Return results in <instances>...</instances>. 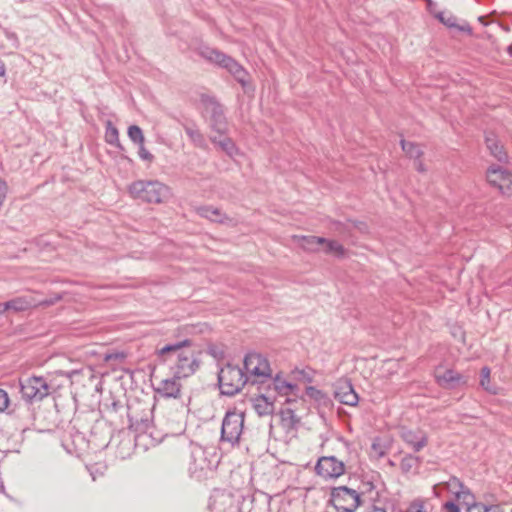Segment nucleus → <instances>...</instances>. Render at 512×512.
<instances>
[{
	"mask_svg": "<svg viewBox=\"0 0 512 512\" xmlns=\"http://www.w3.org/2000/svg\"><path fill=\"white\" fill-rule=\"evenodd\" d=\"M197 52L202 58L218 65H220L221 61L225 59L226 55L223 52L209 46H200Z\"/></svg>",
	"mask_w": 512,
	"mask_h": 512,
	"instance_id": "nucleus-21",
	"label": "nucleus"
},
{
	"mask_svg": "<svg viewBox=\"0 0 512 512\" xmlns=\"http://www.w3.org/2000/svg\"><path fill=\"white\" fill-rule=\"evenodd\" d=\"M60 299H61V296L58 295L54 298L45 299V300L41 301L39 304L43 305V306H50V305H53L56 302H58Z\"/></svg>",
	"mask_w": 512,
	"mask_h": 512,
	"instance_id": "nucleus-45",
	"label": "nucleus"
},
{
	"mask_svg": "<svg viewBox=\"0 0 512 512\" xmlns=\"http://www.w3.org/2000/svg\"><path fill=\"white\" fill-rule=\"evenodd\" d=\"M208 451L202 446H193L190 453L189 473L200 480L216 467L215 461L208 458Z\"/></svg>",
	"mask_w": 512,
	"mask_h": 512,
	"instance_id": "nucleus-7",
	"label": "nucleus"
},
{
	"mask_svg": "<svg viewBox=\"0 0 512 512\" xmlns=\"http://www.w3.org/2000/svg\"><path fill=\"white\" fill-rule=\"evenodd\" d=\"M486 145L490 150V153L500 162L506 161L507 154L503 150V147L499 144L498 140L494 135L486 136Z\"/></svg>",
	"mask_w": 512,
	"mask_h": 512,
	"instance_id": "nucleus-22",
	"label": "nucleus"
},
{
	"mask_svg": "<svg viewBox=\"0 0 512 512\" xmlns=\"http://www.w3.org/2000/svg\"><path fill=\"white\" fill-rule=\"evenodd\" d=\"M402 150L410 157L414 159H419L423 155V151L419 145L413 142H407L406 140H401Z\"/></svg>",
	"mask_w": 512,
	"mask_h": 512,
	"instance_id": "nucleus-28",
	"label": "nucleus"
},
{
	"mask_svg": "<svg viewBox=\"0 0 512 512\" xmlns=\"http://www.w3.org/2000/svg\"><path fill=\"white\" fill-rule=\"evenodd\" d=\"M244 412L236 409L226 412L221 426V441L238 444L244 428Z\"/></svg>",
	"mask_w": 512,
	"mask_h": 512,
	"instance_id": "nucleus-6",
	"label": "nucleus"
},
{
	"mask_svg": "<svg viewBox=\"0 0 512 512\" xmlns=\"http://www.w3.org/2000/svg\"><path fill=\"white\" fill-rule=\"evenodd\" d=\"M125 358V354L123 352H114L106 354L104 359L105 361H122Z\"/></svg>",
	"mask_w": 512,
	"mask_h": 512,
	"instance_id": "nucleus-41",
	"label": "nucleus"
},
{
	"mask_svg": "<svg viewBox=\"0 0 512 512\" xmlns=\"http://www.w3.org/2000/svg\"><path fill=\"white\" fill-rule=\"evenodd\" d=\"M105 139L106 142L109 143L110 145L121 147L118 129L115 126H113L110 121L107 123L106 126Z\"/></svg>",
	"mask_w": 512,
	"mask_h": 512,
	"instance_id": "nucleus-30",
	"label": "nucleus"
},
{
	"mask_svg": "<svg viewBox=\"0 0 512 512\" xmlns=\"http://www.w3.org/2000/svg\"><path fill=\"white\" fill-rule=\"evenodd\" d=\"M467 512H503V510L499 505L473 503L467 507Z\"/></svg>",
	"mask_w": 512,
	"mask_h": 512,
	"instance_id": "nucleus-31",
	"label": "nucleus"
},
{
	"mask_svg": "<svg viewBox=\"0 0 512 512\" xmlns=\"http://www.w3.org/2000/svg\"><path fill=\"white\" fill-rule=\"evenodd\" d=\"M5 65L3 64V62L0 60V76L4 75L5 74Z\"/></svg>",
	"mask_w": 512,
	"mask_h": 512,
	"instance_id": "nucleus-49",
	"label": "nucleus"
},
{
	"mask_svg": "<svg viewBox=\"0 0 512 512\" xmlns=\"http://www.w3.org/2000/svg\"><path fill=\"white\" fill-rule=\"evenodd\" d=\"M490 373V368L487 366H484L481 369L480 386L488 393L496 395L498 393V388L490 384Z\"/></svg>",
	"mask_w": 512,
	"mask_h": 512,
	"instance_id": "nucleus-26",
	"label": "nucleus"
},
{
	"mask_svg": "<svg viewBox=\"0 0 512 512\" xmlns=\"http://www.w3.org/2000/svg\"><path fill=\"white\" fill-rule=\"evenodd\" d=\"M509 53L512 54V46L509 47Z\"/></svg>",
	"mask_w": 512,
	"mask_h": 512,
	"instance_id": "nucleus-52",
	"label": "nucleus"
},
{
	"mask_svg": "<svg viewBox=\"0 0 512 512\" xmlns=\"http://www.w3.org/2000/svg\"><path fill=\"white\" fill-rule=\"evenodd\" d=\"M197 213L199 216L209 219L213 222L223 223L224 219L226 218L218 208H215L213 206L198 207Z\"/></svg>",
	"mask_w": 512,
	"mask_h": 512,
	"instance_id": "nucleus-23",
	"label": "nucleus"
},
{
	"mask_svg": "<svg viewBox=\"0 0 512 512\" xmlns=\"http://www.w3.org/2000/svg\"><path fill=\"white\" fill-rule=\"evenodd\" d=\"M447 488L454 493L458 500H463L468 506L471 505L470 500H473L474 497L470 490L458 478L451 477L447 482Z\"/></svg>",
	"mask_w": 512,
	"mask_h": 512,
	"instance_id": "nucleus-16",
	"label": "nucleus"
},
{
	"mask_svg": "<svg viewBox=\"0 0 512 512\" xmlns=\"http://www.w3.org/2000/svg\"><path fill=\"white\" fill-rule=\"evenodd\" d=\"M244 372L252 383L263 382L271 377V368L268 360L259 353H248L244 358Z\"/></svg>",
	"mask_w": 512,
	"mask_h": 512,
	"instance_id": "nucleus-8",
	"label": "nucleus"
},
{
	"mask_svg": "<svg viewBox=\"0 0 512 512\" xmlns=\"http://www.w3.org/2000/svg\"><path fill=\"white\" fill-rule=\"evenodd\" d=\"M5 312L13 311L15 313L28 310L29 308L36 305L35 301L28 296L15 297L9 301L3 303Z\"/></svg>",
	"mask_w": 512,
	"mask_h": 512,
	"instance_id": "nucleus-17",
	"label": "nucleus"
},
{
	"mask_svg": "<svg viewBox=\"0 0 512 512\" xmlns=\"http://www.w3.org/2000/svg\"><path fill=\"white\" fill-rule=\"evenodd\" d=\"M209 353L213 356V357H218V352L216 351V349L214 347H210L209 348Z\"/></svg>",
	"mask_w": 512,
	"mask_h": 512,
	"instance_id": "nucleus-48",
	"label": "nucleus"
},
{
	"mask_svg": "<svg viewBox=\"0 0 512 512\" xmlns=\"http://www.w3.org/2000/svg\"><path fill=\"white\" fill-rule=\"evenodd\" d=\"M334 395L339 402L349 406H356L359 401L358 394L348 380L337 383Z\"/></svg>",
	"mask_w": 512,
	"mask_h": 512,
	"instance_id": "nucleus-13",
	"label": "nucleus"
},
{
	"mask_svg": "<svg viewBox=\"0 0 512 512\" xmlns=\"http://www.w3.org/2000/svg\"><path fill=\"white\" fill-rule=\"evenodd\" d=\"M487 181L504 195H512V173L500 166H491L487 170Z\"/></svg>",
	"mask_w": 512,
	"mask_h": 512,
	"instance_id": "nucleus-11",
	"label": "nucleus"
},
{
	"mask_svg": "<svg viewBox=\"0 0 512 512\" xmlns=\"http://www.w3.org/2000/svg\"><path fill=\"white\" fill-rule=\"evenodd\" d=\"M253 407L259 416L271 415L274 411L273 402L269 401L264 395H260L254 399Z\"/></svg>",
	"mask_w": 512,
	"mask_h": 512,
	"instance_id": "nucleus-20",
	"label": "nucleus"
},
{
	"mask_svg": "<svg viewBox=\"0 0 512 512\" xmlns=\"http://www.w3.org/2000/svg\"><path fill=\"white\" fill-rule=\"evenodd\" d=\"M322 245L324 246L323 251L326 254H332L338 258H344L346 256L347 250L340 242L336 240L326 239Z\"/></svg>",
	"mask_w": 512,
	"mask_h": 512,
	"instance_id": "nucleus-24",
	"label": "nucleus"
},
{
	"mask_svg": "<svg viewBox=\"0 0 512 512\" xmlns=\"http://www.w3.org/2000/svg\"><path fill=\"white\" fill-rule=\"evenodd\" d=\"M9 405H10V399H9L8 393L5 390L0 389V412H3L6 409H9Z\"/></svg>",
	"mask_w": 512,
	"mask_h": 512,
	"instance_id": "nucleus-37",
	"label": "nucleus"
},
{
	"mask_svg": "<svg viewBox=\"0 0 512 512\" xmlns=\"http://www.w3.org/2000/svg\"><path fill=\"white\" fill-rule=\"evenodd\" d=\"M458 29L461 30V31H466V32H468L470 34L472 33V29H471L470 26H465V27L462 26V27H458Z\"/></svg>",
	"mask_w": 512,
	"mask_h": 512,
	"instance_id": "nucleus-47",
	"label": "nucleus"
},
{
	"mask_svg": "<svg viewBox=\"0 0 512 512\" xmlns=\"http://www.w3.org/2000/svg\"><path fill=\"white\" fill-rule=\"evenodd\" d=\"M401 437L414 452L421 451L428 443L426 433L421 430H404Z\"/></svg>",
	"mask_w": 512,
	"mask_h": 512,
	"instance_id": "nucleus-15",
	"label": "nucleus"
},
{
	"mask_svg": "<svg viewBox=\"0 0 512 512\" xmlns=\"http://www.w3.org/2000/svg\"><path fill=\"white\" fill-rule=\"evenodd\" d=\"M180 379L176 378L175 375L173 378L162 379L155 388L156 393L164 398H179L181 392Z\"/></svg>",
	"mask_w": 512,
	"mask_h": 512,
	"instance_id": "nucleus-14",
	"label": "nucleus"
},
{
	"mask_svg": "<svg viewBox=\"0 0 512 512\" xmlns=\"http://www.w3.org/2000/svg\"><path fill=\"white\" fill-rule=\"evenodd\" d=\"M210 141L228 156L233 157L238 153V149L233 140L225 135L210 136Z\"/></svg>",
	"mask_w": 512,
	"mask_h": 512,
	"instance_id": "nucleus-18",
	"label": "nucleus"
},
{
	"mask_svg": "<svg viewBox=\"0 0 512 512\" xmlns=\"http://www.w3.org/2000/svg\"><path fill=\"white\" fill-rule=\"evenodd\" d=\"M305 392L309 398L315 400L320 405H326L329 402V398L327 397V395L323 391L317 389L316 387L308 386L306 387Z\"/></svg>",
	"mask_w": 512,
	"mask_h": 512,
	"instance_id": "nucleus-29",
	"label": "nucleus"
},
{
	"mask_svg": "<svg viewBox=\"0 0 512 512\" xmlns=\"http://www.w3.org/2000/svg\"><path fill=\"white\" fill-rule=\"evenodd\" d=\"M275 388L284 394H288L290 390L294 388V385L287 382H276Z\"/></svg>",
	"mask_w": 512,
	"mask_h": 512,
	"instance_id": "nucleus-38",
	"label": "nucleus"
},
{
	"mask_svg": "<svg viewBox=\"0 0 512 512\" xmlns=\"http://www.w3.org/2000/svg\"><path fill=\"white\" fill-rule=\"evenodd\" d=\"M138 146H139V152H138L139 157L145 161H152L153 155L148 150H146V148L144 147V144H140Z\"/></svg>",
	"mask_w": 512,
	"mask_h": 512,
	"instance_id": "nucleus-39",
	"label": "nucleus"
},
{
	"mask_svg": "<svg viewBox=\"0 0 512 512\" xmlns=\"http://www.w3.org/2000/svg\"><path fill=\"white\" fill-rule=\"evenodd\" d=\"M421 463L419 457L412 454L404 456L400 463V468L404 473H409L414 469H417Z\"/></svg>",
	"mask_w": 512,
	"mask_h": 512,
	"instance_id": "nucleus-27",
	"label": "nucleus"
},
{
	"mask_svg": "<svg viewBox=\"0 0 512 512\" xmlns=\"http://www.w3.org/2000/svg\"><path fill=\"white\" fill-rule=\"evenodd\" d=\"M416 169H417L419 172H424V171H425L424 165H423L421 162H418V163H417Z\"/></svg>",
	"mask_w": 512,
	"mask_h": 512,
	"instance_id": "nucleus-50",
	"label": "nucleus"
},
{
	"mask_svg": "<svg viewBox=\"0 0 512 512\" xmlns=\"http://www.w3.org/2000/svg\"><path fill=\"white\" fill-rule=\"evenodd\" d=\"M191 345L190 339L167 344L157 351V358L170 367L176 378H187L200 367L198 356L190 350Z\"/></svg>",
	"mask_w": 512,
	"mask_h": 512,
	"instance_id": "nucleus-1",
	"label": "nucleus"
},
{
	"mask_svg": "<svg viewBox=\"0 0 512 512\" xmlns=\"http://www.w3.org/2000/svg\"><path fill=\"white\" fill-rule=\"evenodd\" d=\"M22 398L30 403L39 402L49 395L50 386L43 377H28L20 381Z\"/></svg>",
	"mask_w": 512,
	"mask_h": 512,
	"instance_id": "nucleus-9",
	"label": "nucleus"
},
{
	"mask_svg": "<svg viewBox=\"0 0 512 512\" xmlns=\"http://www.w3.org/2000/svg\"><path fill=\"white\" fill-rule=\"evenodd\" d=\"M349 224L350 228L353 227L361 233H366L368 231V226L365 222L349 220Z\"/></svg>",
	"mask_w": 512,
	"mask_h": 512,
	"instance_id": "nucleus-40",
	"label": "nucleus"
},
{
	"mask_svg": "<svg viewBox=\"0 0 512 512\" xmlns=\"http://www.w3.org/2000/svg\"><path fill=\"white\" fill-rule=\"evenodd\" d=\"M329 502L337 512H355L362 504L361 493L347 486L333 487Z\"/></svg>",
	"mask_w": 512,
	"mask_h": 512,
	"instance_id": "nucleus-5",
	"label": "nucleus"
},
{
	"mask_svg": "<svg viewBox=\"0 0 512 512\" xmlns=\"http://www.w3.org/2000/svg\"><path fill=\"white\" fill-rule=\"evenodd\" d=\"M128 136L130 140L137 144H144L145 138L142 129L137 125H131L128 128Z\"/></svg>",
	"mask_w": 512,
	"mask_h": 512,
	"instance_id": "nucleus-32",
	"label": "nucleus"
},
{
	"mask_svg": "<svg viewBox=\"0 0 512 512\" xmlns=\"http://www.w3.org/2000/svg\"><path fill=\"white\" fill-rule=\"evenodd\" d=\"M234 78L237 82L241 84L243 88H245L248 84V73L247 71L241 66L235 74H233Z\"/></svg>",
	"mask_w": 512,
	"mask_h": 512,
	"instance_id": "nucleus-35",
	"label": "nucleus"
},
{
	"mask_svg": "<svg viewBox=\"0 0 512 512\" xmlns=\"http://www.w3.org/2000/svg\"><path fill=\"white\" fill-rule=\"evenodd\" d=\"M435 17L439 19L447 27H457L456 18L452 15L445 17L444 12H438L435 14Z\"/></svg>",
	"mask_w": 512,
	"mask_h": 512,
	"instance_id": "nucleus-36",
	"label": "nucleus"
},
{
	"mask_svg": "<svg viewBox=\"0 0 512 512\" xmlns=\"http://www.w3.org/2000/svg\"><path fill=\"white\" fill-rule=\"evenodd\" d=\"M425 2H426L427 10L430 13H435L437 4L433 0H425Z\"/></svg>",
	"mask_w": 512,
	"mask_h": 512,
	"instance_id": "nucleus-46",
	"label": "nucleus"
},
{
	"mask_svg": "<svg viewBox=\"0 0 512 512\" xmlns=\"http://www.w3.org/2000/svg\"><path fill=\"white\" fill-rule=\"evenodd\" d=\"M219 66L227 69L232 75L241 68V65L228 55H225V59L221 61Z\"/></svg>",
	"mask_w": 512,
	"mask_h": 512,
	"instance_id": "nucleus-34",
	"label": "nucleus"
},
{
	"mask_svg": "<svg viewBox=\"0 0 512 512\" xmlns=\"http://www.w3.org/2000/svg\"><path fill=\"white\" fill-rule=\"evenodd\" d=\"M249 381V377L244 371L232 364H227L220 369L218 373V383L221 394L226 396H234Z\"/></svg>",
	"mask_w": 512,
	"mask_h": 512,
	"instance_id": "nucleus-3",
	"label": "nucleus"
},
{
	"mask_svg": "<svg viewBox=\"0 0 512 512\" xmlns=\"http://www.w3.org/2000/svg\"><path fill=\"white\" fill-rule=\"evenodd\" d=\"M5 313L4 304L0 303V315Z\"/></svg>",
	"mask_w": 512,
	"mask_h": 512,
	"instance_id": "nucleus-51",
	"label": "nucleus"
},
{
	"mask_svg": "<svg viewBox=\"0 0 512 512\" xmlns=\"http://www.w3.org/2000/svg\"><path fill=\"white\" fill-rule=\"evenodd\" d=\"M315 470L324 479H336L345 473V465L335 456H323L318 459Z\"/></svg>",
	"mask_w": 512,
	"mask_h": 512,
	"instance_id": "nucleus-10",
	"label": "nucleus"
},
{
	"mask_svg": "<svg viewBox=\"0 0 512 512\" xmlns=\"http://www.w3.org/2000/svg\"><path fill=\"white\" fill-rule=\"evenodd\" d=\"M203 113L208 117L209 127L212 131L225 135L228 132V124L223 106L212 96L201 95Z\"/></svg>",
	"mask_w": 512,
	"mask_h": 512,
	"instance_id": "nucleus-4",
	"label": "nucleus"
},
{
	"mask_svg": "<svg viewBox=\"0 0 512 512\" xmlns=\"http://www.w3.org/2000/svg\"><path fill=\"white\" fill-rule=\"evenodd\" d=\"M331 229L344 237H348L351 233L350 224L349 221L347 223H342L340 221H332L331 222Z\"/></svg>",
	"mask_w": 512,
	"mask_h": 512,
	"instance_id": "nucleus-33",
	"label": "nucleus"
},
{
	"mask_svg": "<svg viewBox=\"0 0 512 512\" xmlns=\"http://www.w3.org/2000/svg\"><path fill=\"white\" fill-rule=\"evenodd\" d=\"M129 193L134 199L158 204L169 198L170 189L157 180H138L129 186Z\"/></svg>",
	"mask_w": 512,
	"mask_h": 512,
	"instance_id": "nucleus-2",
	"label": "nucleus"
},
{
	"mask_svg": "<svg viewBox=\"0 0 512 512\" xmlns=\"http://www.w3.org/2000/svg\"><path fill=\"white\" fill-rule=\"evenodd\" d=\"M443 509L447 512H461L459 507L452 501H448L443 505Z\"/></svg>",
	"mask_w": 512,
	"mask_h": 512,
	"instance_id": "nucleus-43",
	"label": "nucleus"
},
{
	"mask_svg": "<svg viewBox=\"0 0 512 512\" xmlns=\"http://www.w3.org/2000/svg\"><path fill=\"white\" fill-rule=\"evenodd\" d=\"M301 247L307 251H318L317 246L324 244L326 238L313 235L301 236Z\"/></svg>",
	"mask_w": 512,
	"mask_h": 512,
	"instance_id": "nucleus-25",
	"label": "nucleus"
},
{
	"mask_svg": "<svg viewBox=\"0 0 512 512\" xmlns=\"http://www.w3.org/2000/svg\"><path fill=\"white\" fill-rule=\"evenodd\" d=\"M184 131L194 146L206 150L208 148L207 141L201 131L195 124H183Z\"/></svg>",
	"mask_w": 512,
	"mask_h": 512,
	"instance_id": "nucleus-19",
	"label": "nucleus"
},
{
	"mask_svg": "<svg viewBox=\"0 0 512 512\" xmlns=\"http://www.w3.org/2000/svg\"><path fill=\"white\" fill-rule=\"evenodd\" d=\"M8 191V185L6 181L0 178V207L2 206Z\"/></svg>",
	"mask_w": 512,
	"mask_h": 512,
	"instance_id": "nucleus-42",
	"label": "nucleus"
},
{
	"mask_svg": "<svg viewBox=\"0 0 512 512\" xmlns=\"http://www.w3.org/2000/svg\"><path fill=\"white\" fill-rule=\"evenodd\" d=\"M406 512H424L423 504L419 502L412 503Z\"/></svg>",
	"mask_w": 512,
	"mask_h": 512,
	"instance_id": "nucleus-44",
	"label": "nucleus"
},
{
	"mask_svg": "<svg viewBox=\"0 0 512 512\" xmlns=\"http://www.w3.org/2000/svg\"><path fill=\"white\" fill-rule=\"evenodd\" d=\"M143 425H144V428H147V426H148L147 421L145 423H143Z\"/></svg>",
	"mask_w": 512,
	"mask_h": 512,
	"instance_id": "nucleus-53",
	"label": "nucleus"
},
{
	"mask_svg": "<svg viewBox=\"0 0 512 512\" xmlns=\"http://www.w3.org/2000/svg\"><path fill=\"white\" fill-rule=\"evenodd\" d=\"M435 379L437 384L444 389H454L467 382L463 375L453 369H446L443 372L437 369Z\"/></svg>",
	"mask_w": 512,
	"mask_h": 512,
	"instance_id": "nucleus-12",
	"label": "nucleus"
}]
</instances>
